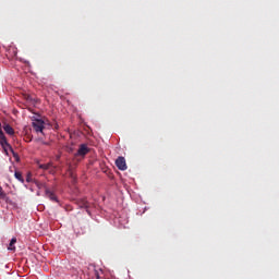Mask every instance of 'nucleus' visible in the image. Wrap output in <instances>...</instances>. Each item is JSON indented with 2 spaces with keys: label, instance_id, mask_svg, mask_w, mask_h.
Instances as JSON below:
<instances>
[{
  "label": "nucleus",
  "instance_id": "3",
  "mask_svg": "<svg viewBox=\"0 0 279 279\" xmlns=\"http://www.w3.org/2000/svg\"><path fill=\"white\" fill-rule=\"evenodd\" d=\"M116 167L120 171H125L128 169V163L125 162V157H118L116 160Z\"/></svg>",
  "mask_w": 279,
  "mask_h": 279
},
{
  "label": "nucleus",
  "instance_id": "6",
  "mask_svg": "<svg viewBox=\"0 0 279 279\" xmlns=\"http://www.w3.org/2000/svg\"><path fill=\"white\" fill-rule=\"evenodd\" d=\"M3 130H4L5 134H9V136H14V129L10 124L4 123Z\"/></svg>",
  "mask_w": 279,
  "mask_h": 279
},
{
  "label": "nucleus",
  "instance_id": "4",
  "mask_svg": "<svg viewBox=\"0 0 279 279\" xmlns=\"http://www.w3.org/2000/svg\"><path fill=\"white\" fill-rule=\"evenodd\" d=\"M33 128H34L35 132H43V130H45V121L35 120L33 122Z\"/></svg>",
  "mask_w": 279,
  "mask_h": 279
},
{
  "label": "nucleus",
  "instance_id": "1",
  "mask_svg": "<svg viewBox=\"0 0 279 279\" xmlns=\"http://www.w3.org/2000/svg\"><path fill=\"white\" fill-rule=\"evenodd\" d=\"M0 145L4 149V153L8 155V149L13 154L14 158H16V153H14V148H12V145L8 143V138L5 137V134L0 129Z\"/></svg>",
  "mask_w": 279,
  "mask_h": 279
},
{
  "label": "nucleus",
  "instance_id": "11",
  "mask_svg": "<svg viewBox=\"0 0 279 279\" xmlns=\"http://www.w3.org/2000/svg\"><path fill=\"white\" fill-rule=\"evenodd\" d=\"M0 199H5V192L3 191V187L0 186Z\"/></svg>",
  "mask_w": 279,
  "mask_h": 279
},
{
  "label": "nucleus",
  "instance_id": "7",
  "mask_svg": "<svg viewBox=\"0 0 279 279\" xmlns=\"http://www.w3.org/2000/svg\"><path fill=\"white\" fill-rule=\"evenodd\" d=\"M46 197H48V199L51 202H58V196H56V194L50 190H46Z\"/></svg>",
  "mask_w": 279,
  "mask_h": 279
},
{
  "label": "nucleus",
  "instance_id": "2",
  "mask_svg": "<svg viewBox=\"0 0 279 279\" xmlns=\"http://www.w3.org/2000/svg\"><path fill=\"white\" fill-rule=\"evenodd\" d=\"M78 208H84L90 215V203L86 198H78L76 201Z\"/></svg>",
  "mask_w": 279,
  "mask_h": 279
},
{
  "label": "nucleus",
  "instance_id": "8",
  "mask_svg": "<svg viewBox=\"0 0 279 279\" xmlns=\"http://www.w3.org/2000/svg\"><path fill=\"white\" fill-rule=\"evenodd\" d=\"M14 245H16V238L11 239V241L9 243V246H8V250L10 252H16V246H14Z\"/></svg>",
  "mask_w": 279,
  "mask_h": 279
},
{
  "label": "nucleus",
  "instance_id": "5",
  "mask_svg": "<svg viewBox=\"0 0 279 279\" xmlns=\"http://www.w3.org/2000/svg\"><path fill=\"white\" fill-rule=\"evenodd\" d=\"M88 151H90V149H88V146H86V144H82L77 150V153L75 154V156H86V154H88Z\"/></svg>",
  "mask_w": 279,
  "mask_h": 279
},
{
  "label": "nucleus",
  "instance_id": "9",
  "mask_svg": "<svg viewBox=\"0 0 279 279\" xmlns=\"http://www.w3.org/2000/svg\"><path fill=\"white\" fill-rule=\"evenodd\" d=\"M14 175H15L16 180H19V182H22V184H23V182H25V179H23V174L21 172L16 171L14 173Z\"/></svg>",
  "mask_w": 279,
  "mask_h": 279
},
{
  "label": "nucleus",
  "instance_id": "10",
  "mask_svg": "<svg viewBox=\"0 0 279 279\" xmlns=\"http://www.w3.org/2000/svg\"><path fill=\"white\" fill-rule=\"evenodd\" d=\"M50 167H51L50 163H44L39 166V169H44L45 171H47Z\"/></svg>",
  "mask_w": 279,
  "mask_h": 279
},
{
  "label": "nucleus",
  "instance_id": "13",
  "mask_svg": "<svg viewBox=\"0 0 279 279\" xmlns=\"http://www.w3.org/2000/svg\"><path fill=\"white\" fill-rule=\"evenodd\" d=\"M26 100H27V101H32V97L27 96V97H26Z\"/></svg>",
  "mask_w": 279,
  "mask_h": 279
},
{
  "label": "nucleus",
  "instance_id": "12",
  "mask_svg": "<svg viewBox=\"0 0 279 279\" xmlns=\"http://www.w3.org/2000/svg\"><path fill=\"white\" fill-rule=\"evenodd\" d=\"M94 276H95L96 279H101V277L99 276L98 270H94Z\"/></svg>",
  "mask_w": 279,
  "mask_h": 279
}]
</instances>
